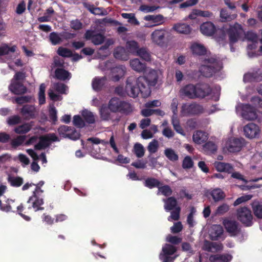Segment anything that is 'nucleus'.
Here are the masks:
<instances>
[{
  "instance_id": "obj_1",
  "label": "nucleus",
  "mask_w": 262,
  "mask_h": 262,
  "mask_svg": "<svg viewBox=\"0 0 262 262\" xmlns=\"http://www.w3.org/2000/svg\"><path fill=\"white\" fill-rule=\"evenodd\" d=\"M159 79L158 72L155 70H150L143 76L138 78V82L144 85L143 93L145 96H149L151 94V87L155 86L157 84Z\"/></svg>"
},
{
  "instance_id": "obj_2",
  "label": "nucleus",
  "mask_w": 262,
  "mask_h": 262,
  "mask_svg": "<svg viewBox=\"0 0 262 262\" xmlns=\"http://www.w3.org/2000/svg\"><path fill=\"white\" fill-rule=\"evenodd\" d=\"M108 108L112 113H119L125 115H128L133 111L130 103L117 97H113L110 100Z\"/></svg>"
},
{
  "instance_id": "obj_3",
  "label": "nucleus",
  "mask_w": 262,
  "mask_h": 262,
  "mask_svg": "<svg viewBox=\"0 0 262 262\" xmlns=\"http://www.w3.org/2000/svg\"><path fill=\"white\" fill-rule=\"evenodd\" d=\"M143 85L140 84L138 81V78L135 80V84L133 83L132 77H129L126 80V85L125 86L126 91L129 96L136 98L138 97L139 94L143 98H146L149 96H145L143 93Z\"/></svg>"
},
{
  "instance_id": "obj_4",
  "label": "nucleus",
  "mask_w": 262,
  "mask_h": 262,
  "mask_svg": "<svg viewBox=\"0 0 262 262\" xmlns=\"http://www.w3.org/2000/svg\"><path fill=\"white\" fill-rule=\"evenodd\" d=\"M236 217L238 221L245 226L250 227L253 224V215L250 209L246 206L238 208L236 210Z\"/></svg>"
},
{
  "instance_id": "obj_5",
  "label": "nucleus",
  "mask_w": 262,
  "mask_h": 262,
  "mask_svg": "<svg viewBox=\"0 0 262 262\" xmlns=\"http://www.w3.org/2000/svg\"><path fill=\"white\" fill-rule=\"evenodd\" d=\"M204 112L203 106L195 102L183 103L181 107V113L185 116L198 115Z\"/></svg>"
},
{
  "instance_id": "obj_6",
  "label": "nucleus",
  "mask_w": 262,
  "mask_h": 262,
  "mask_svg": "<svg viewBox=\"0 0 262 262\" xmlns=\"http://www.w3.org/2000/svg\"><path fill=\"white\" fill-rule=\"evenodd\" d=\"M59 141V138L54 133H49L39 137V142L34 146L36 150L46 149L52 142Z\"/></svg>"
},
{
  "instance_id": "obj_7",
  "label": "nucleus",
  "mask_w": 262,
  "mask_h": 262,
  "mask_svg": "<svg viewBox=\"0 0 262 262\" xmlns=\"http://www.w3.org/2000/svg\"><path fill=\"white\" fill-rule=\"evenodd\" d=\"M227 32L229 36L230 43L233 44L242 37L244 33V30L241 25L235 23L233 25L230 26Z\"/></svg>"
},
{
  "instance_id": "obj_8",
  "label": "nucleus",
  "mask_w": 262,
  "mask_h": 262,
  "mask_svg": "<svg viewBox=\"0 0 262 262\" xmlns=\"http://www.w3.org/2000/svg\"><path fill=\"white\" fill-rule=\"evenodd\" d=\"M58 132L60 137L68 138L73 140L79 139L80 134L73 127L67 125H61L58 128Z\"/></svg>"
},
{
  "instance_id": "obj_9",
  "label": "nucleus",
  "mask_w": 262,
  "mask_h": 262,
  "mask_svg": "<svg viewBox=\"0 0 262 262\" xmlns=\"http://www.w3.org/2000/svg\"><path fill=\"white\" fill-rule=\"evenodd\" d=\"M245 136L248 139L259 138L261 130L259 126L253 123H249L243 128Z\"/></svg>"
},
{
  "instance_id": "obj_10",
  "label": "nucleus",
  "mask_w": 262,
  "mask_h": 262,
  "mask_svg": "<svg viewBox=\"0 0 262 262\" xmlns=\"http://www.w3.org/2000/svg\"><path fill=\"white\" fill-rule=\"evenodd\" d=\"M195 85L196 98L203 99L211 94L212 89L208 84L198 83Z\"/></svg>"
},
{
  "instance_id": "obj_11",
  "label": "nucleus",
  "mask_w": 262,
  "mask_h": 262,
  "mask_svg": "<svg viewBox=\"0 0 262 262\" xmlns=\"http://www.w3.org/2000/svg\"><path fill=\"white\" fill-rule=\"evenodd\" d=\"M245 140L241 138H233L227 143V148L229 152L239 151L244 145Z\"/></svg>"
},
{
  "instance_id": "obj_12",
  "label": "nucleus",
  "mask_w": 262,
  "mask_h": 262,
  "mask_svg": "<svg viewBox=\"0 0 262 262\" xmlns=\"http://www.w3.org/2000/svg\"><path fill=\"white\" fill-rule=\"evenodd\" d=\"M167 31L165 29L155 30L151 34V38L156 44L163 46L165 43V35Z\"/></svg>"
},
{
  "instance_id": "obj_13",
  "label": "nucleus",
  "mask_w": 262,
  "mask_h": 262,
  "mask_svg": "<svg viewBox=\"0 0 262 262\" xmlns=\"http://www.w3.org/2000/svg\"><path fill=\"white\" fill-rule=\"evenodd\" d=\"M84 38L86 40H90L95 45L102 43L105 39L104 35L100 33L95 34L93 30H88L84 34Z\"/></svg>"
},
{
  "instance_id": "obj_14",
  "label": "nucleus",
  "mask_w": 262,
  "mask_h": 262,
  "mask_svg": "<svg viewBox=\"0 0 262 262\" xmlns=\"http://www.w3.org/2000/svg\"><path fill=\"white\" fill-rule=\"evenodd\" d=\"M242 116L246 120H253L257 118V115L254 107L249 104H246L242 108Z\"/></svg>"
},
{
  "instance_id": "obj_15",
  "label": "nucleus",
  "mask_w": 262,
  "mask_h": 262,
  "mask_svg": "<svg viewBox=\"0 0 262 262\" xmlns=\"http://www.w3.org/2000/svg\"><path fill=\"white\" fill-rule=\"evenodd\" d=\"M195 85L188 84L181 89L180 93L182 96H184L190 99H196Z\"/></svg>"
},
{
  "instance_id": "obj_16",
  "label": "nucleus",
  "mask_w": 262,
  "mask_h": 262,
  "mask_svg": "<svg viewBox=\"0 0 262 262\" xmlns=\"http://www.w3.org/2000/svg\"><path fill=\"white\" fill-rule=\"evenodd\" d=\"M200 31L204 35L211 36L216 32V29L213 23L206 21L200 26Z\"/></svg>"
},
{
  "instance_id": "obj_17",
  "label": "nucleus",
  "mask_w": 262,
  "mask_h": 262,
  "mask_svg": "<svg viewBox=\"0 0 262 262\" xmlns=\"http://www.w3.org/2000/svg\"><path fill=\"white\" fill-rule=\"evenodd\" d=\"M221 69L220 66L204 65L200 70L201 74L205 77H211Z\"/></svg>"
},
{
  "instance_id": "obj_18",
  "label": "nucleus",
  "mask_w": 262,
  "mask_h": 262,
  "mask_svg": "<svg viewBox=\"0 0 262 262\" xmlns=\"http://www.w3.org/2000/svg\"><path fill=\"white\" fill-rule=\"evenodd\" d=\"M81 145L83 146V148H86L89 152L91 154L93 153L92 151V148L93 147V144H99L100 143H102L103 144H108V142L107 141H105L103 140H100V139L96 137H91L87 139V142L84 145V142L83 140H81Z\"/></svg>"
},
{
  "instance_id": "obj_19",
  "label": "nucleus",
  "mask_w": 262,
  "mask_h": 262,
  "mask_svg": "<svg viewBox=\"0 0 262 262\" xmlns=\"http://www.w3.org/2000/svg\"><path fill=\"white\" fill-rule=\"evenodd\" d=\"M223 245L222 243L212 242L205 240L204 243L203 249L209 252H214L222 251Z\"/></svg>"
},
{
  "instance_id": "obj_20",
  "label": "nucleus",
  "mask_w": 262,
  "mask_h": 262,
  "mask_svg": "<svg viewBox=\"0 0 262 262\" xmlns=\"http://www.w3.org/2000/svg\"><path fill=\"white\" fill-rule=\"evenodd\" d=\"M20 112L22 116L26 120L33 119L35 117V108L32 105H24Z\"/></svg>"
},
{
  "instance_id": "obj_21",
  "label": "nucleus",
  "mask_w": 262,
  "mask_h": 262,
  "mask_svg": "<svg viewBox=\"0 0 262 262\" xmlns=\"http://www.w3.org/2000/svg\"><path fill=\"white\" fill-rule=\"evenodd\" d=\"M9 90L15 95L24 94L27 92V88L19 81H13L9 86Z\"/></svg>"
},
{
  "instance_id": "obj_22",
  "label": "nucleus",
  "mask_w": 262,
  "mask_h": 262,
  "mask_svg": "<svg viewBox=\"0 0 262 262\" xmlns=\"http://www.w3.org/2000/svg\"><path fill=\"white\" fill-rule=\"evenodd\" d=\"M224 225L226 231L230 233L231 235L235 236L238 232V223L235 221L224 220Z\"/></svg>"
},
{
  "instance_id": "obj_23",
  "label": "nucleus",
  "mask_w": 262,
  "mask_h": 262,
  "mask_svg": "<svg viewBox=\"0 0 262 262\" xmlns=\"http://www.w3.org/2000/svg\"><path fill=\"white\" fill-rule=\"evenodd\" d=\"M216 170L219 172H224L230 174L234 170L233 165L229 163L216 162L214 163Z\"/></svg>"
},
{
  "instance_id": "obj_24",
  "label": "nucleus",
  "mask_w": 262,
  "mask_h": 262,
  "mask_svg": "<svg viewBox=\"0 0 262 262\" xmlns=\"http://www.w3.org/2000/svg\"><path fill=\"white\" fill-rule=\"evenodd\" d=\"M7 187L4 185H0V196H2L5 192ZM14 203L12 200H8L6 204H3L0 200V210L4 212H10L12 210L11 204Z\"/></svg>"
},
{
  "instance_id": "obj_25",
  "label": "nucleus",
  "mask_w": 262,
  "mask_h": 262,
  "mask_svg": "<svg viewBox=\"0 0 262 262\" xmlns=\"http://www.w3.org/2000/svg\"><path fill=\"white\" fill-rule=\"evenodd\" d=\"M190 50L193 56H204L207 53V50L205 46L196 42L191 45Z\"/></svg>"
},
{
  "instance_id": "obj_26",
  "label": "nucleus",
  "mask_w": 262,
  "mask_h": 262,
  "mask_svg": "<svg viewBox=\"0 0 262 262\" xmlns=\"http://www.w3.org/2000/svg\"><path fill=\"white\" fill-rule=\"evenodd\" d=\"M130 66L133 70L138 73H144L146 69V63L141 62L138 58L132 59L130 61Z\"/></svg>"
},
{
  "instance_id": "obj_27",
  "label": "nucleus",
  "mask_w": 262,
  "mask_h": 262,
  "mask_svg": "<svg viewBox=\"0 0 262 262\" xmlns=\"http://www.w3.org/2000/svg\"><path fill=\"white\" fill-rule=\"evenodd\" d=\"M210 232V238L212 241H217L223 234L224 230L221 225H213Z\"/></svg>"
},
{
  "instance_id": "obj_28",
  "label": "nucleus",
  "mask_w": 262,
  "mask_h": 262,
  "mask_svg": "<svg viewBox=\"0 0 262 262\" xmlns=\"http://www.w3.org/2000/svg\"><path fill=\"white\" fill-rule=\"evenodd\" d=\"M172 30L180 34H189L192 30L190 25L185 23H177L172 27Z\"/></svg>"
},
{
  "instance_id": "obj_29",
  "label": "nucleus",
  "mask_w": 262,
  "mask_h": 262,
  "mask_svg": "<svg viewBox=\"0 0 262 262\" xmlns=\"http://www.w3.org/2000/svg\"><path fill=\"white\" fill-rule=\"evenodd\" d=\"M232 258L230 254H215L211 255L209 257V260L211 262H230Z\"/></svg>"
},
{
  "instance_id": "obj_30",
  "label": "nucleus",
  "mask_w": 262,
  "mask_h": 262,
  "mask_svg": "<svg viewBox=\"0 0 262 262\" xmlns=\"http://www.w3.org/2000/svg\"><path fill=\"white\" fill-rule=\"evenodd\" d=\"M237 16L236 12L234 13L228 12L226 9L223 8L220 11V17L222 22H227L231 21L235 19Z\"/></svg>"
},
{
  "instance_id": "obj_31",
  "label": "nucleus",
  "mask_w": 262,
  "mask_h": 262,
  "mask_svg": "<svg viewBox=\"0 0 262 262\" xmlns=\"http://www.w3.org/2000/svg\"><path fill=\"white\" fill-rule=\"evenodd\" d=\"M254 215L258 219H262V202L254 200L251 204Z\"/></svg>"
},
{
  "instance_id": "obj_32",
  "label": "nucleus",
  "mask_w": 262,
  "mask_h": 262,
  "mask_svg": "<svg viewBox=\"0 0 262 262\" xmlns=\"http://www.w3.org/2000/svg\"><path fill=\"white\" fill-rule=\"evenodd\" d=\"M106 81V78L104 76L102 77H96L92 81V87L95 91H100L105 85Z\"/></svg>"
},
{
  "instance_id": "obj_33",
  "label": "nucleus",
  "mask_w": 262,
  "mask_h": 262,
  "mask_svg": "<svg viewBox=\"0 0 262 262\" xmlns=\"http://www.w3.org/2000/svg\"><path fill=\"white\" fill-rule=\"evenodd\" d=\"M16 48L17 47L15 45L10 47L8 43H2L0 46V56L13 53L16 51Z\"/></svg>"
},
{
  "instance_id": "obj_34",
  "label": "nucleus",
  "mask_w": 262,
  "mask_h": 262,
  "mask_svg": "<svg viewBox=\"0 0 262 262\" xmlns=\"http://www.w3.org/2000/svg\"><path fill=\"white\" fill-rule=\"evenodd\" d=\"M55 75L57 79L66 80L71 78V73L62 68H57L55 71Z\"/></svg>"
},
{
  "instance_id": "obj_35",
  "label": "nucleus",
  "mask_w": 262,
  "mask_h": 262,
  "mask_svg": "<svg viewBox=\"0 0 262 262\" xmlns=\"http://www.w3.org/2000/svg\"><path fill=\"white\" fill-rule=\"evenodd\" d=\"M165 202L164 209L166 211L172 210L178 207V202L176 199L173 196H170L167 199L164 200Z\"/></svg>"
},
{
  "instance_id": "obj_36",
  "label": "nucleus",
  "mask_w": 262,
  "mask_h": 262,
  "mask_svg": "<svg viewBox=\"0 0 262 262\" xmlns=\"http://www.w3.org/2000/svg\"><path fill=\"white\" fill-rule=\"evenodd\" d=\"M192 139L195 143L201 144L207 140V137L204 132L197 130L193 134Z\"/></svg>"
},
{
  "instance_id": "obj_37",
  "label": "nucleus",
  "mask_w": 262,
  "mask_h": 262,
  "mask_svg": "<svg viewBox=\"0 0 262 262\" xmlns=\"http://www.w3.org/2000/svg\"><path fill=\"white\" fill-rule=\"evenodd\" d=\"M144 19L146 21H152L156 24L152 25L155 26L162 24L163 21L164 17L162 15H148L144 17Z\"/></svg>"
},
{
  "instance_id": "obj_38",
  "label": "nucleus",
  "mask_w": 262,
  "mask_h": 262,
  "mask_svg": "<svg viewBox=\"0 0 262 262\" xmlns=\"http://www.w3.org/2000/svg\"><path fill=\"white\" fill-rule=\"evenodd\" d=\"M177 251V248L175 246L169 244H165L162 247V252L160 254L171 256L174 254Z\"/></svg>"
},
{
  "instance_id": "obj_39",
  "label": "nucleus",
  "mask_w": 262,
  "mask_h": 262,
  "mask_svg": "<svg viewBox=\"0 0 262 262\" xmlns=\"http://www.w3.org/2000/svg\"><path fill=\"white\" fill-rule=\"evenodd\" d=\"M8 182L10 185L14 187H18L22 185L24 183L23 179L20 177L9 176Z\"/></svg>"
},
{
  "instance_id": "obj_40",
  "label": "nucleus",
  "mask_w": 262,
  "mask_h": 262,
  "mask_svg": "<svg viewBox=\"0 0 262 262\" xmlns=\"http://www.w3.org/2000/svg\"><path fill=\"white\" fill-rule=\"evenodd\" d=\"M34 200L32 203V206L28 207L29 209H31L32 207L35 209V211L43 210L44 207H41L44 203L43 199L42 197H34Z\"/></svg>"
},
{
  "instance_id": "obj_41",
  "label": "nucleus",
  "mask_w": 262,
  "mask_h": 262,
  "mask_svg": "<svg viewBox=\"0 0 262 262\" xmlns=\"http://www.w3.org/2000/svg\"><path fill=\"white\" fill-rule=\"evenodd\" d=\"M164 155L168 160L172 162L177 161L179 159L178 155L170 148H167L164 150Z\"/></svg>"
},
{
  "instance_id": "obj_42",
  "label": "nucleus",
  "mask_w": 262,
  "mask_h": 262,
  "mask_svg": "<svg viewBox=\"0 0 262 262\" xmlns=\"http://www.w3.org/2000/svg\"><path fill=\"white\" fill-rule=\"evenodd\" d=\"M160 184V182L157 179L154 178H148L146 179L144 182V185L150 189L154 187L159 188Z\"/></svg>"
},
{
  "instance_id": "obj_43",
  "label": "nucleus",
  "mask_w": 262,
  "mask_h": 262,
  "mask_svg": "<svg viewBox=\"0 0 262 262\" xmlns=\"http://www.w3.org/2000/svg\"><path fill=\"white\" fill-rule=\"evenodd\" d=\"M32 128V126L28 123H24L19 125L14 129V132L19 134H26L29 132Z\"/></svg>"
},
{
  "instance_id": "obj_44",
  "label": "nucleus",
  "mask_w": 262,
  "mask_h": 262,
  "mask_svg": "<svg viewBox=\"0 0 262 262\" xmlns=\"http://www.w3.org/2000/svg\"><path fill=\"white\" fill-rule=\"evenodd\" d=\"M171 123L174 130L178 133L183 134L184 130L180 124V121L176 115H172L171 117Z\"/></svg>"
},
{
  "instance_id": "obj_45",
  "label": "nucleus",
  "mask_w": 262,
  "mask_h": 262,
  "mask_svg": "<svg viewBox=\"0 0 262 262\" xmlns=\"http://www.w3.org/2000/svg\"><path fill=\"white\" fill-rule=\"evenodd\" d=\"M82 116L88 124H93L95 122V116L91 112L88 110L83 111Z\"/></svg>"
},
{
  "instance_id": "obj_46",
  "label": "nucleus",
  "mask_w": 262,
  "mask_h": 262,
  "mask_svg": "<svg viewBox=\"0 0 262 262\" xmlns=\"http://www.w3.org/2000/svg\"><path fill=\"white\" fill-rule=\"evenodd\" d=\"M203 149L207 154H212L217 150V146L212 141H208L203 145Z\"/></svg>"
},
{
  "instance_id": "obj_47",
  "label": "nucleus",
  "mask_w": 262,
  "mask_h": 262,
  "mask_svg": "<svg viewBox=\"0 0 262 262\" xmlns=\"http://www.w3.org/2000/svg\"><path fill=\"white\" fill-rule=\"evenodd\" d=\"M126 48L128 51L133 54L137 53L139 51V46L137 41L131 40L126 43Z\"/></svg>"
},
{
  "instance_id": "obj_48",
  "label": "nucleus",
  "mask_w": 262,
  "mask_h": 262,
  "mask_svg": "<svg viewBox=\"0 0 262 262\" xmlns=\"http://www.w3.org/2000/svg\"><path fill=\"white\" fill-rule=\"evenodd\" d=\"M216 34L215 36L216 41L220 44L224 45L226 38V34L225 31L222 29L216 30Z\"/></svg>"
},
{
  "instance_id": "obj_49",
  "label": "nucleus",
  "mask_w": 262,
  "mask_h": 262,
  "mask_svg": "<svg viewBox=\"0 0 262 262\" xmlns=\"http://www.w3.org/2000/svg\"><path fill=\"white\" fill-rule=\"evenodd\" d=\"M134 152L136 157L141 158L144 155L145 149L143 146L140 143H136L134 146Z\"/></svg>"
},
{
  "instance_id": "obj_50",
  "label": "nucleus",
  "mask_w": 262,
  "mask_h": 262,
  "mask_svg": "<svg viewBox=\"0 0 262 262\" xmlns=\"http://www.w3.org/2000/svg\"><path fill=\"white\" fill-rule=\"evenodd\" d=\"M211 195L215 202L220 201L225 197L224 192L219 188L213 190L211 193Z\"/></svg>"
},
{
  "instance_id": "obj_51",
  "label": "nucleus",
  "mask_w": 262,
  "mask_h": 262,
  "mask_svg": "<svg viewBox=\"0 0 262 262\" xmlns=\"http://www.w3.org/2000/svg\"><path fill=\"white\" fill-rule=\"evenodd\" d=\"M108 108L104 106L100 109V117L102 120L108 121L111 118V113Z\"/></svg>"
},
{
  "instance_id": "obj_52",
  "label": "nucleus",
  "mask_w": 262,
  "mask_h": 262,
  "mask_svg": "<svg viewBox=\"0 0 262 262\" xmlns=\"http://www.w3.org/2000/svg\"><path fill=\"white\" fill-rule=\"evenodd\" d=\"M138 51L137 55L140 56L141 58L147 61L150 60V55L146 48H140Z\"/></svg>"
},
{
  "instance_id": "obj_53",
  "label": "nucleus",
  "mask_w": 262,
  "mask_h": 262,
  "mask_svg": "<svg viewBox=\"0 0 262 262\" xmlns=\"http://www.w3.org/2000/svg\"><path fill=\"white\" fill-rule=\"evenodd\" d=\"M57 33L53 32L50 33L49 39L53 45H56L60 43L62 39Z\"/></svg>"
},
{
  "instance_id": "obj_54",
  "label": "nucleus",
  "mask_w": 262,
  "mask_h": 262,
  "mask_svg": "<svg viewBox=\"0 0 262 262\" xmlns=\"http://www.w3.org/2000/svg\"><path fill=\"white\" fill-rule=\"evenodd\" d=\"M57 53L63 57H71L73 56V53L70 49L62 47L58 49Z\"/></svg>"
},
{
  "instance_id": "obj_55",
  "label": "nucleus",
  "mask_w": 262,
  "mask_h": 262,
  "mask_svg": "<svg viewBox=\"0 0 262 262\" xmlns=\"http://www.w3.org/2000/svg\"><path fill=\"white\" fill-rule=\"evenodd\" d=\"M73 124L78 128H82L85 126L84 121L79 115H75L73 117Z\"/></svg>"
},
{
  "instance_id": "obj_56",
  "label": "nucleus",
  "mask_w": 262,
  "mask_h": 262,
  "mask_svg": "<svg viewBox=\"0 0 262 262\" xmlns=\"http://www.w3.org/2000/svg\"><path fill=\"white\" fill-rule=\"evenodd\" d=\"M67 86L62 83L56 82L53 85L54 89L60 94H63L66 93Z\"/></svg>"
},
{
  "instance_id": "obj_57",
  "label": "nucleus",
  "mask_w": 262,
  "mask_h": 262,
  "mask_svg": "<svg viewBox=\"0 0 262 262\" xmlns=\"http://www.w3.org/2000/svg\"><path fill=\"white\" fill-rule=\"evenodd\" d=\"M26 136H19L13 139L11 142V145L13 147H16L21 145L25 141Z\"/></svg>"
},
{
  "instance_id": "obj_58",
  "label": "nucleus",
  "mask_w": 262,
  "mask_h": 262,
  "mask_svg": "<svg viewBox=\"0 0 262 262\" xmlns=\"http://www.w3.org/2000/svg\"><path fill=\"white\" fill-rule=\"evenodd\" d=\"M158 147V141L154 139L149 143L147 146V149L150 154H154L157 151Z\"/></svg>"
},
{
  "instance_id": "obj_59",
  "label": "nucleus",
  "mask_w": 262,
  "mask_h": 262,
  "mask_svg": "<svg viewBox=\"0 0 262 262\" xmlns=\"http://www.w3.org/2000/svg\"><path fill=\"white\" fill-rule=\"evenodd\" d=\"M193 166V162L190 157L186 156L182 162V167L184 169H190Z\"/></svg>"
},
{
  "instance_id": "obj_60",
  "label": "nucleus",
  "mask_w": 262,
  "mask_h": 262,
  "mask_svg": "<svg viewBox=\"0 0 262 262\" xmlns=\"http://www.w3.org/2000/svg\"><path fill=\"white\" fill-rule=\"evenodd\" d=\"M158 188L159 190L161 192V193L166 196H168L172 194V190L170 187L167 185H165L163 186L159 187Z\"/></svg>"
},
{
  "instance_id": "obj_61",
  "label": "nucleus",
  "mask_w": 262,
  "mask_h": 262,
  "mask_svg": "<svg viewBox=\"0 0 262 262\" xmlns=\"http://www.w3.org/2000/svg\"><path fill=\"white\" fill-rule=\"evenodd\" d=\"M181 211V208L177 207L171 212V215L168 218V221L171 219L174 221H178L180 219V213Z\"/></svg>"
},
{
  "instance_id": "obj_62",
  "label": "nucleus",
  "mask_w": 262,
  "mask_h": 262,
  "mask_svg": "<svg viewBox=\"0 0 262 262\" xmlns=\"http://www.w3.org/2000/svg\"><path fill=\"white\" fill-rule=\"evenodd\" d=\"M21 121L20 117L18 115H14L8 118L7 123L9 125H14L19 124Z\"/></svg>"
},
{
  "instance_id": "obj_63",
  "label": "nucleus",
  "mask_w": 262,
  "mask_h": 262,
  "mask_svg": "<svg viewBox=\"0 0 262 262\" xmlns=\"http://www.w3.org/2000/svg\"><path fill=\"white\" fill-rule=\"evenodd\" d=\"M49 116L50 120L54 123H55L57 121V111L54 106H52L49 109Z\"/></svg>"
},
{
  "instance_id": "obj_64",
  "label": "nucleus",
  "mask_w": 262,
  "mask_h": 262,
  "mask_svg": "<svg viewBox=\"0 0 262 262\" xmlns=\"http://www.w3.org/2000/svg\"><path fill=\"white\" fill-rule=\"evenodd\" d=\"M252 198L251 195H245L238 198L234 202L233 205L234 206H237L242 203H244L248 200H250Z\"/></svg>"
}]
</instances>
